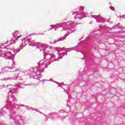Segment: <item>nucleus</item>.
Returning <instances> with one entry per match:
<instances>
[{
  "instance_id": "1a4fd4ad",
  "label": "nucleus",
  "mask_w": 125,
  "mask_h": 125,
  "mask_svg": "<svg viewBox=\"0 0 125 125\" xmlns=\"http://www.w3.org/2000/svg\"><path fill=\"white\" fill-rule=\"evenodd\" d=\"M12 80H13L14 81L21 80V78L18 76V75H15V76L12 77H8L3 79V81H12Z\"/></svg>"
},
{
  "instance_id": "9b49d317",
  "label": "nucleus",
  "mask_w": 125,
  "mask_h": 125,
  "mask_svg": "<svg viewBox=\"0 0 125 125\" xmlns=\"http://www.w3.org/2000/svg\"><path fill=\"white\" fill-rule=\"evenodd\" d=\"M13 36L14 39H16V40H17L18 39H19L22 37V35H20L19 34V31H16L14 33H13Z\"/></svg>"
},
{
  "instance_id": "2eb2a0df",
  "label": "nucleus",
  "mask_w": 125,
  "mask_h": 125,
  "mask_svg": "<svg viewBox=\"0 0 125 125\" xmlns=\"http://www.w3.org/2000/svg\"><path fill=\"white\" fill-rule=\"evenodd\" d=\"M6 46H8V45H6V44H4V43H2L0 44V48H5ZM0 50H0V53L1 52V51Z\"/></svg>"
},
{
  "instance_id": "9d476101",
  "label": "nucleus",
  "mask_w": 125,
  "mask_h": 125,
  "mask_svg": "<svg viewBox=\"0 0 125 125\" xmlns=\"http://www.w3.org/2000/svg\"><path fill=\"white\" fill-rule=\"evenodd\" d=\"M10 118L14 121H16V120H17V119H18V117L16 116V115L15 114V112H14V111H10Z\"/></svg>"
},
{
  "instance_id": "f257e3e1",
  "label": "nucleus",
  "mask_w": 125,
  "mask_h": 125,
  "mask_svg": "<svg viewBox=\"0 0 125 125\" xmlns=\"http://www.w3.org/2000/svg\"><path fill=\"white\" fill-rule=\"evenodd\" d=\"M22 42L20 45V47L14 50L16 53L20 52V50L24 46H26L28 43H29V46H37V48L40 49V51H42L44 54V58L40 61L39 66L30 69L28 71L29 73L27 74L29 78L39 80V79H41L42 77V73L44 72L45 68H47V66L50 64L51 62H54V61L58 60V59H56L55 55L54 54H50V52H54L56 50L58 51L60 49V48L53 47L43 43H37L34 41H31V39H28L27 38H23Z\"/></svg>"
},
{
  "instance_id": "f8f14e48",
  "label": "nucleus",
  "mask_w": 125,
  "mask_h": 125,
  "mask_svg": "<svg viewBox=\"0 0 125 125\" xmlns=\"http://www.w3.org/2000/svg\"><path fill=\"white\" fill-rule=\"evenodd\" d=\"M118 42H119L118 44H117V46L121 47V46H123V45L125 44V40H118Z\"/></svg>"
},
{
  "instance_id": "dca6fc26",
  "label": "nucleus",
  "mask_w": 125,
  "mask_h": 125,
  "mask_svg": "<svg viewBox=\"0 0 125 125\" xmlns=\"http://www.w3.org/2000/svg\"><path fill=\"white\" fill-rule=\"evenodd\" d=\"M22 85V83H19L18 84H17L16 86H17L18 88H22V87L21 86Z\"/></svg>"
},
{
  "instance_id": "c85d7f7f",
  "label": "nucleus",
  "mask_w": 125,
  "mask_h": 125,
  "mask_svg": "<svg viewBox=\"0 0 125 125\" xmlns=\"http://www.w3.org/2000/svg\"><path fill=\"white\" fill-rule=\"evenodd\" d=\"M55 83H58L57 82H55Z\"/></svg>"
},
{
  "instance_id": "cd10ccee",
  "label": "nucleus",
  "mask_w": 125,
  "mask_h": 125,
  "mask_svg": "<svg viewBox=\"0 0 125 125\" xmlns=\"http://www.w3.org/2000/svg\"><path fill=\"white\" fill-rule=\"evenodd\" d=\"M41 35H43V33H42Z\"/></svg>"
},
{
  "instance_id": "423d86ee",
  "label": "nucleus",
  "mask_w": 125,
  "mask_h": 125,
  "mask_svg": "<svg viewBox=\"0 0 125 125\" xmlns=\"http://www.w3.org/2000/svg\"><path fill=\"white\" fill-rule=\"evenodd\" d=\"M78 46V45H77L76 46L72 47V48H69L65 49V48H62V49H60V51L58 52L59 54V58H60L61 59L65 55V54H67V52H69V51H72V50H76V48Z\"/></svg>"
},
{
  "instance_id": "aec40b11",
  "label": "nucleus",
  "mask_w": 125,
  "mask_h": 125,
  "mask_svg": "<svg viewBox=\"0 0 125 125\" xmlns=\"http://www.w3.org/2000/svg\"><path fill=\"white\" fill-rule=\"evenodd\" d=\"M19 70L18 69H17L16 70L13 69L12 70L9 71V72H16V71H19Z\"/></svg>"
},
{
  "instance_id": "6e6552de",
  "label": "nucleus",
  "mask_w": 125,
  "mask_h": 125,
  "mask_svg": "<svg viewBox=\"0 0 125 125\" xmlns=\"http://www.w3.org/2000/svg\"><path fill=\"white\" fill-rule=\"evenodd\" d=\"M68 36H69V33H66L64 36L61 37L60 38L56 39L53 41H51L50 43V44H55V43H56V42H58L64 41V40L66 39V37H68Z\"/></svg>"
},
{
  "instance_id": "7ed1b4c3",
  "label": "nucleus",
  "mask_w": 125,
  "mask_h": 125,
  "mask_svg": "<svg viewBox=\"0 0 125 125\" xmlns=\"http://www.w3.org/2000/svg\"><path fill=\"white\" fill-rule=\"evenodd\" d=\"M80 23H76L72 21H69L68 22H62L57 24L56 25H51V28L49 29V31L54 29V31H56L58 28H63V30L67 31L69 34H72L75 33L77 31V29L75 28L76 25H79Z\"/></svg>"
},
{
  "instance_id": "5701e85b",
  "label": "nucleus",
  "mask_w": 125,
  "mask_h": 125,
  "mask_svg": "<svg viewBox=\"0 0 125 125\" xmlns=\"http://www.w3.org/2000/svg\"><path fill=\"white\" fill-rule=\"evenodd\" d=\"M31 109L32 110V111H37V109L36 108H33L32 107H31L30 108H29V109Z\"/></svg>"
},
{
  "instance_id": "4468645a",
  "label": "nucleus",
  "mask_w": 125,
  "mask_h": 125,
  "mask_svg": "<svg viewBox=\"0 0 125 125\" xmlns=\"http://www.w3.org/2000/svg\"><path fill=\"white\" fill-rule=\"evenodd\" d=\"M16 41H17V39H15L14 40L7 41V42H5V43H4V44H6V45H7V42H9V44H13V43H15Z\"/></svg>"
},
{
  "instance_id": "ddd939ff",
  "label": "nucleus",
  "mask_w": 125,
  "mask_h": 125,
  "mask_svg": "<svg viewBox=\"0 0 125 125\" xmlns=\"http://www.w3.org/2000/svg\"><path fill=\"white\" fill-rule=\"evenodd\" d=\"M50 118L53 119V121L56 120V118H58V115L55 113H52L50 114Z\"/></svg>"
},
{
  "instance_id": "412c9836",
  "label": "nucleus",
  "mask_w": 125,
  "mask_h": 125,
  "mask_svg": "<svg viewBox=\"0 0 125 125\" xmlns=\"http://www.w3.org/2000/svg\"><path fill=\"white\" fill-rule=\"evenodd\" d=\"M120 18H122V19H125V15L120 16Z\"/></svg>"
},
{
  "instance_id": "0eeeda50",
  "label": "nucleus",
  "mask_w": 125,
  "mask_h": 125,
  "mask_svg": "<svg viewBox=\"0 0 125 125\" xmlns=\"http://www.w3.org/2000/svg\"><path fill=\"white\" fill-rule=\"evenodd\" d=\"M92 17L93 18H94L96 20V21L99 22V23H105L106 21V20L105 19L103 18H101L100 17V15H98V16H92L91 15Z\"/></svg>"
},
{
  "instance_id": "393cba45",
  "label": "nucleus",
  "mask_w": 125,
  "mask_h": 125,
  "mask_svg": "<svg viewBox=\"0 0 125 125\" xmlns=\"http://www.w3.org/2000/svg\"><path fill=\"white\" fill-rule=\"evenodd\" d=\"M46 81H47V80H42V82H46Z\"/></svg>"
},
{
  "instance_id": "f3484780",
  "label": "nucleus",
  "mask_w": 125,
  "mask_h": 125,
  "mask_svg": "<svg viewBox=\"0 0 125 125\" xmlns=\"http://www.w3.org/2000/svg\"><path fill=\"white\" fill-rule=\"evenodd\" d=\"M118 37L119 38V39H125V36L118 35Z\"/></svg>"
},
{
  "instance_id": "a878e982",
  "label": "nucleus",
  "mask_w": 125,
  "mask_h": 125,
  "mask_svg": "<svg viewBox=\"0 0 125 125\" xmlns=\"http://www.w3.org/2000/svg\"><path fill=\"white\" fill-rule=\"evenodd\" d=\"M110 38H112V39H114V37H111Z\"/></svg>"
},
{
  "instance_id": "39448f33",
  "label": "nucleus",
  "mask_w": 125,
  "mask_h": 125,
  "mask_svg": "<svg viewBox=\"0 0 125 125\" xmlns=\"http://www.w3.org/2000/svg\"><path fill=\"white\" fill-rule=\"evenodd\" d=\"M83 9H84V7L80 6L79 11L74 12L72 13L73 15H76L74 17L75 19H79L80 20L86 17L87 13L83 12Z\"/></svg>"
},
{
  "instance_id": "bb28decb",
  "label": "nucleus",
  "mask_w": 125,
  "mask_h": 125,
  "mask_svg": "<svg viewBox=\"0 0 125 125\" xmlns=\"http://www.w3.org/2000/svg\"><path fill=\"white\" fill-rule=\"evenodd\" d=\"M61 84H64V83H61Z\"/></svg>"
},
{
  "instance_id": "f03ea898",
  "label": "nucleus",
  "mask_w": 125,
  "mask_h": 125,
  "mask_svg": "<svg viewBox=\"0 0 125 125\" xmlns=\"http://www.w3.org/2000/svg\"><path fill=\"white\" fill-rule=\"evenodd\" d=\"M15 93H18V91L14 88H11L8 93V96L7 97L6 105L3 108L2 113H3L4 111L8 109H16L18 107H25L28 108V106L24 104H18L15 103L16 101V98L13 95Z\"/></svg>"
},
{
  "instance_id": "a211bd4d",
  "label": "nucleus",
  "mask_w": 125,
  "mask_h": 125,
  "mask_svg": "<svg viewBox=\"0 0 125 125\" xmlns=\"http://www.w3.org/2000/svg\"><path fill=\"white\" fill-rule=\"evenodd\" d=\"M120 25V23H118L117 25H114L113 27H112V29H117L118 28V26Z\"/></svg>"
},
{
  "instance_id": "b1692460",
  "label": "nucleus",
  "mask_w": 125,
  "mask_h": 125,
  "mask_svg": "<svg viewBox=\"0 0 125 125\" xmlns=\"http://www.w3.org/2000/svg\"><path fill=\"white\" fill-rule=\"evenodd\" d=\"M60 119L61 120H64V119H66V117L65 116L61 117Z\"/></svg>"
},
{
  "instance_id": "4be33fe9",
  "label": "nucleus",
  "mask_w": 125,
  "mask_h": 125,
  "mask_svg": "<svg viewBox=\"0 0 125 125\" xmlns=\"http://www.w3.org/2000/svg\"><path fill=\"white\" fill-rule=\"evenodd\" d=\"M64 91L65 93H66V94L68 95V96H69V92H68V91L67 90H66V89H64Z\"/></svg>"
},
{
  "instance_id": "20e7f679",
  "label": "nucleus",
  "mask_w": 125,
  "mask_h": 125,
  "mask_svg": "<svg viewBox=\"0 0 125 125\" xmlns=\"http://www.w3.org/2000/svg\"><path fill=\"white\" fill-rule=\"evenodd\" d=\"M0 57H3L5 59H9L12 60L13 63L12 66L9 67H5L2 69V71L3 72H8V70L7 69H10V70H13L15 68V62L13 60L15 58L16 54H12L10 51H6L5 50V52H3V50H0Z\"/></svg>"
},
{
  "instance_id": "6ab92c4d",
  "label": "nucleus",
  "mask_w": 125,
  "mask_h": 125,
  "mask_svg": "<svg viewBox=\"0 0 125 125\" xmlns=\"http://www.w3.org/2000/svg\"><path fill=\"white\" fill-rule=\"evenodd\" d=\"M35 84L33 83H28L27 84H24V85H29V86H32V85H34Z\"/></svg>"
}]
</instances>
